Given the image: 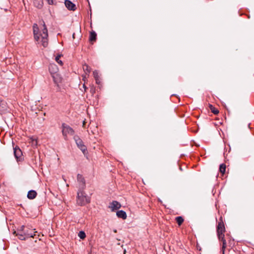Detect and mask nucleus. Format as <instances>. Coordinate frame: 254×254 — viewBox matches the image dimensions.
I'll return each mask as SVG.
<instances>
[{
	"label": "nucleus",
	"mask_w": 254,
	"mask_h": 254,
	"mask_svg": "<svg viewBox=\"0 0 254 254\" xmlns=\"http://www.w3.org/2000/svg\"><path fill=\"white\" fill-rule=\"evenodd\" d=\"M42 0H34V4L36 7L38 8H41L43 6Z\"/></svg>",
	"instance_id": "16"
},
{
	"label": "nucleus",
	"mask_w": 254,
	"mask_h": 254,
	"mask_svg": "<svg viewBox=\"0 0 254 254\" xmlns=\"http://www.w3.org/2000/svg\"><path fill=\"white\" fill-rule=\"evenodd\" d=\"M116 215L118 217L126 219L127 218V214L125 211L123 210H119L117 212Z\"/></svg>",
	"instance_id": "12"
},
{
	"label": "nucleus",
	"mask_w": 254,
	"mask_h": 254,
	"mask_svg": "<svg viewBox=\"0 0 254 254\" xmlns=\"http://www.w3.org/2000/svg\"><path fill=\"white\" fill-rule=\"evenodd\" d=\"M62 133L64 139L67 140L68 139L67 135H73L74 134V130L70 127L64 123L62 125Z\"/></svg>",
	"instance_id": "4"
},
{
	"label": "nucleus",
	"mask_w": 254,
	"mask_h": 254,
	"mask_svg": "<svg viewBox=\"0 0 254 254\" xmlns=\"http://www.w3.org/2000/svg\"><path fill=\"white\" fill-rule=\"evenodd\" d=\"M43 23V29H42V33H38L39 29L37 24H34L33 25V33L34 39L38 42V43H41V45L44 47H46L48 45V34L46 25L44 22Z\"/></svg>",
	"instance_id": "1"
},
{
	"label": "nucleus",
	"mask_w": 254,
	"mask_h": 254,
	"mask_svg": "<svg viewBox=\"0 0 254 254\" xmlns=\"http://www.w3.org/2000/svg\"><path fill=\"white\" fill-rule=\"evenodd\" d=\"M176 221L179 226H181L184 221V219L182 216L176 217Z\"/></svg>",
	"instance_id": "19"
},
{
	"label": "nucleus",
	"mask_w": 254,
	"mask_h": 254,
	"mask_svg": "<svg viewBox=\"0 0 254 254\" xmlns=\"http://www.w3.org/2000/svg\"><path fill=\"white\" fill-rule=\"evenodd\" d=\"M25 229V227L24 225H22L20 227V228L17 230V231H24Z\"/></svg>",
	"instance_id": "26"
},
{
	"label": "nucleus",
	"mask_w": 254,
	"mask_h": 254,
	"mask_svg": "<svg viewBox=\"0 0 254 254\" xmlns=\"http://www.w3.org/2000/svg\"><path fill=\"white\" fill-rule=\"evenodd\" d=\"M96 33L94 31H92L90 33L89 36V40L90 41H94L96 40Z\"/></svg>",
	"instance_id": "18"
},
{
	"label": "nucleus",
	"mask_w": 254,
	"mask_h": 254,
	"mask_svg": "<svg viewBox=\"0 0 254 254\" xmlns=\"http://www.w3.org/2000/svg\"><path fill=\"white\" fill-rule=\"evenodd\" d=\"M88 254H91V253H89Z\"/></svg>",
	"instance_id": "32"
},
{
	"label": "nucleus",
	"mask_w": 254,
	"mask_h": 254,
	"mask_svg": "<svg viewBox=\"0 0 254 254\" xmlns=\"http://www.w3.org/2000/svg\"><path fill=\"white\" fill-rule=\"evenodd\" d=\"M31 142L33 145H36L37 143V141L35 138H34L33 137L31 138Z\"/></svg>",
	"instance_id": "25"
},
{
	"label": "nucleus",
	"mask_w": 254,
	"mask_h": 254,
	"mask_svg": "<svg viewBox=\"0 0 254 254\" xmlns=\"http://www.w3.org/2000/svg\"><path fill=\"white\" fill-rule=\"evenodd\" d=\"M5 106V102L2 100H0V106Z\"/></svg>",
	"instance_id": "27"
},
{
	"label": "nucleus",
	"mask_w": 254,
	"mask_h": 254,
	"mask_svg": "<svg viewBox=\"0 0 254 254\" xmlns=\"http://www.w3.org/2000/svg\"><path fill=\"white\" fill-rule=\"evenodd\" d=\"M49 68V70H50V72L51 73V74H52V75L54 74H56V72L58 69L57 66L54 64H50Z\"/></svg>",
	"instance_id": "10"
},
{
	"label": "nucleus",
	"mask_w": 254,
	"mask_h": 254,
	"mask_svg": "<svg viewBox=\"0 0 254 254\" xmlns=\"http://www.w3.org/2000/svg\"><path fill=\"white\" fill-rule=\"evenodd\" d=\"M23 232L24 231H17V232L15 231L14 233L16 234L19 239L21 240H25V236H24Z\"/></svg>",
	"instance_id": "13"
},
{
	"label": "nucleus",
	"mask_w": 254,
	"mask_h": 254,
	"mask_svg": "<svg viewBox=\"0 0 254 254\" xmlns=\"http://www.w3.org/2000/svg\"><path fill=\"white\" fill-rule=\"evenodd\" d=\"M210 109L211 110V112L215 115H217L219 113V111L216 109L215 107H214L212 105H210Z\"/></svg>",
	"instance_id": "22"
},
{
	"label": "nucleus",
	"mask_w": 254,
	"mask_h": 254,
	"mask_svg": "<svg viewBox=\"0 0 254 254\" xmlns=\"http://www.w3.org/2000/svg\"><path fill=\"white\" fill-rule=\"evenodd\" d=\"M77 181L78 183L81 184L82 188L85 185V180L83 176L80 174H78L77 176Z\"/></svg>",
	"instance_id": "15"
},
{
	"label": "nucleus",
	"mask_w": 254,
	"mask_h": 254,
	"mask_svg": "<svg viewBox=\"0 0 254 254\" xmlns=\"http://www.w3.org/2000/svg\"><path fill=\"white\" fill-rule=\"evenodd\" d=\"M47 1L49 4H53L54 3L53 0H47Z\"/></svg>",
	"instance_id": "28"
},
{
	"label": "nucleus",
	"mask_w": 254,
	"mask_h": 254,
	"mask_svg": "<svg viewBox=\"0 0 254 254\" xmlns=\"http://www.w3.org/2000/svg\"><path fill=\"white\" fill-rule=\"evenodd\" d=\"M83 88H84L85 90H86V86H85L84 84L83 85Z\"/></svg>",
	"instance_id": "31"
},
{
	"label": "nucleus",
	"mask_w": 254,
	"mask_h": 254,
	"mask_svg": "<svg viewBox=\"0 0 254 254\" xmlns=\"http://www.w3.org/2000/svg\"><path fill=\"white\" fill-rule=\"evenodd\" d=\"M73 139L79 149L83 152L84 154L87 153V147L84 144L82 140L79 137V136L76 135L73 137Z\"/></svg>",
	"instance_id": "5"
},
{
	"label": "nucleus",
	"mask_w": 254,
	"mask_h": 254,
	"mask_svg": "<svg viewBox=\"0 0 254 254\" xmlns=\"http://www.w3.org/2000/svg\"><path fill=\"white\" fill-rule=\"evenodd\" d=\"M61 55H58L56 57V61L60 64L61 65H63V62L61 60H60Z\"/></svg>",
	"instance_id": "24"
},
{
	"label": "nucleus",
	"mask_w": 254,
	"mask_h": 254,
	"mask_svg": "<svg viewBox=\"0 0 254 254\" xmlns=\"http://www.w3.org/2000/svg\"><path fill=\"white\" fill-rule=\"evenodd\" d=\"M225 228L223 222L221 220L218 222L217 226V232L218 239L220 241L222 242V250L223 254H224V250L226 246V241L224 239V234Z\"/></svg>",
	"instance_id": "2"
},
{
	"label": "nucleus",
	"mask_w": 254,
	"mask_h": 254,
	"mask_svg": "<svg viewBox=\"0 0 254 254\" xmlns=\"http://www.w3.org/2000/svg\"><path fill=\"white\" fill-rule=\"evenodd\" d=\"M90 198L81 190L77 192L76 203L79 206H84L90 203Z\"/></svg>",
	"instance_id": "3"
},
{
	"label": "nucleus",
	"mask_w": 254,
	"mask_h": 254,
	"mask_svg": "<svg viewBox=\"0 0 254 254\" xmlns=\"http://www.w3.org/2000/svg\"><path fill=\"white\" fill-rule=\"evenodd\" d=\"M64 4L68 10L74 11L76 9V5L69 0H65Z\"/></svg>",
	"instance_id": "8"
},
{
	"label": "nucleus",
	"mask_w": 254,
	"mask_h": 254,
	"mask_svg": "<svg viewBox=\"0 0 254 254\" xmlns=\"http://www.w3.org/2000/svg\"><path fill=\"white\" fill-rule=\"evenodd\" d=\"M179 166V169L180 170V171H183V168L182 167L179 165L178 164Z\"/></svg>",
	"instance_id": "29"
},
{
	"label": "nucleus",
	"mask_w": 254,
	"mask_h": 254,
	"mask_svg": "<svg viewBox=\"0 0 254 254\" xmlns=\"http://www.w3.org/2000/svg\"><path fill=\"white\" fill-rule=\"evenodd\" d=\"M85 124V121H84L83 122V125H82L83 127H84Z\"/></svg>",
	"instance_id": "30"
},
{
	"label": "nucleus",
	"mask_w": 254,
	"mask_h": 254,
	"mask_svg": "<svg viewBox=\"0 0 254 254\" xmlns=\"http://www.w3.org/2000/svg\"><path fill=\"white\" fill-rule=\"evenodd\" d=\"M121 207V204L117 201H113L109 205V208H110L112 211H114L116 210L119 209Z\"/></svg>",
	"instance_id": "7"
},
{
	"label": "nucleus",
	"mask_w": 254,
	"mask_h": 254,
	"mask_svg": "<svg viewBox=\"0 0 254 254\" xmlns=\"http://www.w3.org/2000/svg\"><path fill=\"white\" fill-rule=\"evenodd\" d=\"M93 74L94 77L96 80V83L99 84L100 83V79H99V73H98V71H97V70L94 71Z\"/></svg>",
	"instance_id": "17"
},
{
	"label": "nucleus",
	"mask_w": 254,
	"mask_h": 254,
	"mask_svg": "<svg viewBox=\"0 0 254 254\" xmlns=\"http://www.w3.org/2000/svg\"><path fill=\"white\" fill-rule=\"evenodd\" d=\"M78 236L82 240L86 237V234L85 232L82 231H81L79 232Z\"/></svg>",
	"instance_id": "23"
},
{
	"label": "nucleus",
	"mask_w": 254,
	"mask_h": 254,
	"mask_svg": "<svg viewBox=\"0 0 254 254\" xmlns=\"http://www.w3.org/2000/svg\"><path fill=\"white\" fill-rule=\"evenodd\" d=\"M37 192L35 190H29L27 193V197L29 199H34L36 197Z\"/></svg>",
	"instance_id": "14"
},
{
	"label": "nucleus",
	"mask_w": 254,
	"mask_h": 254,
	"mask_svg": "<svg viewBox=\"0 0 254 254\" xmlns=\"http://www.w3.org/2000/svg\"><path fill=\"white\" fill-rule=\"evenodd\" d=\"M52 77L53 78V80L58 86H59V84L61 82L62 79L60 76L58 74H54L52 75Z\"/></svg>",
	"instance_id": "11"
},
{
	"label": "nucleus",
	"mask_w": 254,
	"mask_h": 254,
	"mask_svg": "<svg viewBox=\"0 0 254 254\" xmlns=\"http://www.w3.org/2000/svg\"><path fill=\"white\" fill-rule=\"evenodd\" d=\"M36 231H34L32 230H24L23 233L25 236V240L29 238H33L35 236Z\"/></svg>",
	"instance_id": "9"
},
{
	"label": "nucleus",
	"mask_w": 254,
	"mask_h": 254,
	"mask_svg": "<svg viewBox=\"0 0 254 254\" xmlns=\"http://www.w3.org/2000/svg\"><path fill=\"white\" fill-rule=\"evenodd\" d=\"M14 155L17 161H19L22 159V152L21 149L17 146L13 148Z\"/></svg>",
	"instance_id": "6"
},
{
	"label": "nucleus",
	"mask_w": 254,
	"mask_h": 254,
	"mask_svg": "<svg viewBox=\"0 0 254 254\" xmlns=\"http://www.w3.org/2000/svg\"><path fill=\"white\" fill-rule=\"evenodd\" d=\"M83 69L86 74H89L91 70V68L86 64L83 65Z\"/></svg>",
	"instance_id": "20"
},
{
	"label": "nucleus",
	"mask_w": 254,
	"mask_h": 254,
	"mask_svg": "<svg viewBox=\"0 0 254 254\" xmlns=\"http://www.w3.org/2000/svg\"><path fill=\"white\" fill-rule=\"evenodd\" d=\"M225 170H226V165L224 164H221L219 167L220 172L222 174H224V173L225 172Z\"/></svg>",
	"instance_id": "21"
}]
</instances>
